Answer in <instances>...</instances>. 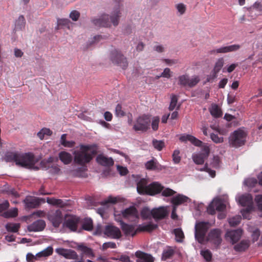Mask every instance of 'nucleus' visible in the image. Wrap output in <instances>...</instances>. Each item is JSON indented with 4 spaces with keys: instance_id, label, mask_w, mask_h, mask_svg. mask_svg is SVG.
Returning a JSON list of instances; mask_svg holds the SVG:
<instances>
[{
    "instance_id": "c85d7f7f",
    "label": "nucleus",
    "mask_w": 262,
    "mask_h": 262,
    "mask_svg": "<svg viewBox=\"0 0 262 262\" xmlns=\"http://www.w3.org/2000/svg\"><path fill=\"white\" fill-rule=\"evenodd\" d=\"M250 245V242L248 239L242 240L239 243L234 246V249L236 252H242L248 249Z\"/></svg>"
},
{
    "instance_id": "680f3d73",
    "label": "nucleus",
    "mask_w": 262,
    "mask_h": 262,
    "mask_svg": "<svg viewBox=\"0 0 262 262\" xmlns=\"http://www.w3.org/2000/svg\"><path fill=\"white\" fill-rule=\"evenodd\" d=\"M255 201L257 204L258 209L262 211V194L256 195Z\"/></svg>"
},
{
    "instance_id": "09e8293b",
    "label": "nucleus",
    "mask_w": 262,
    "mask_h": 262,
    "mask_svg": "<svg viewBox=\"0 0 262 262\" xmlns=\"http://www.w3.org/2000/svg\"><path fill=\"white\" fill-rule=\"evenodd\" d=\"M241 219L242 217L240 215H236L229 219V224L231 226L235 227L240 223Z\"/></svg>"
},
{
    "instance_id": "58836bf2",
    "label": "nucleus",
    "mask_w": 262,
    "mask_h": 262,
    "mask_svg": "<svg viewBox=\"0 0 262 262\" xmlns=\"http://www.w3.org/2000/svg\"><path fill=\"white\" fill-rule=\"evenodd\" d=\"M211 115L215 118H219L222 115L221 109L216 104H212L210 110Z\"/></svg>"
},
{
    "instance_id": "4d7b16f0",
    "label": "nucleus",
    "mask_w": 262,
    "mask_h": 262,
    "mask_svg": "<svg viewBox=\"0 0 262 262\" xmlns=\"http://www.w3.org/2000/svg\"><path fill=\"white\" fill-rule=\"evenodd\" d=\"M180 151L179 150H174L172 154V160L174 163L178 164L181 161V157L179 156Z\"/></svg>"
},
{
    "instance_id": "7c9ffc66",
    "label": "nucleus",
    "mask_w": 262,
    "mask_h": 262,
    "mask_svg": "<svg viewBox=\"0 0 262 262\" xmlns=\"http://www.w3.org/2000/svg\"><path fill=\"white\" fill-rule=\"evenodd\" d=\"M148 189L147 181L145 179H141L137 183V189L138 192L142 195L147 194Z\"/></svg>"
},
{
    "instance_id": "c03bdc74",
    "label": "nucleus",
    "mask_w": 262,
    "mask_h": 262,
    "mask_svg": "<svg viewBox=\"0 0 262 262\" xmlns=\"http://www.w3.org/2000/svg\"><path fill=\"white\" fill-rule=\"evenodd\" d=\"M19 228L18 223H8L6 225V229L8 232H17Z\"/></svg>"
},
{
    "instance_id": "0eeeda50",
    "label": "nucleus",
    "mask_w": 262,
    "mask_h": 262,
    "mask_svg": "<svg viewBox=\"0 0 262 262\" xmlns=\"http://www.w3.org/2000/svg\"><path fill=\"white\" fill-rule=\"evenodd\" d=\"M150 119L148 115H143L139 116L136 120L133 129L135 131L146 132L149 128Z\"/></svg>"
},
{
    "instance_id": "20e7f679",
    "label": "nucleus",
    "mask_w": 262,
    "mask_h": 262,
    "mask_svg": "<svg viewBox=\"0 0 262 262\" xmlns=\"http://www.w3.org/2000/svg\"><path fill=\"white\" fill-rule=\"evenodd\" d=\"M247 134L241 129H238L230 135L229 138V143L230 145L234 147H238L243 146L246 142Z\"/></svg>"
},
{
    "instance_id": "72a5a7b5",
    "label": "nucleus",
    "mask_w": 262,
    "mask_h": 262,
    "mask_svg": "<svg viewBox=\"0 0 262 262\" xmlns=\"http://www.w3.org/2000/svg\"><path fill=\"white\" fill-rule=\"evenodd\" d=\"M122 216L124 218L129 216H136L138 214L137 209L134 206H131L123 210L122 212Z\"/></svg>"
},
{
    "instance_id": "de8ad7c7",
    "label": "nucleus",
    "mask_w": 262,
    "mask_h": 262,
    "mask_svg": "<svg viewBox=\"0 0 262 262\" xmlns=\"http://www.w3.org/2000/svg\"><path fill=\"white\" fill-rule=\"evenodd\" d=\"M152 145L154 148L159 151L162 150L165 146V143L163 141L154 139L152 140Z\"/></svg>"
},
{
    "instance_id": "774afa93",
    "label": "nucleus",
    "mask_w": 262,
    "mask_h": 262,
    "mask_svg": "<svg viewBox=\"0 0 262 262\" xmlns=\"http://www.w3.org/2000/svg\"><path fill=\"white\" fill-rule=\"evenodd\" d=\"M38 257L36 256V255L35 256L32 253H28L26 256L27 260L28 262H34V261L38 259Z\"/></svg>"
},
{
    "instance_id": "e433bc0d",
    "label": "nucleus",
    "mask_w": 262,
    "mask_h": 262,
    "mask_svg": "<svg viewBox=\"0 0 262 262\" xmlns=\"http://www.w3.org/2000/svg\"><path fill=\"white\" fill-rule=\"evenodd\" d=\"M57 159L53 157H50L47 159H43L40 162L41 166L46 169H49L52 165L55 162L57 161Z\"/></svg>"
},
{
    "instance_id": "bf43d9fd",
    "label": "nucleus",
    "mask_w": 262,
    "mask_h": 262,
    "mask_svg": "<svg viewBox=\"0 0 262 262\" xmlns=\"http://www.w3.org/2000/svg\"><path fill=\"white\" fill-rule=\"evenodd\" d=\"M176 193L172 189L167 188L162 191V195L164 196H170L174 195Z\"/></svg>"
},
{
    "instance_id": "603ef678",
    "label": "nucleus",
    "mask_w": 262,
    "mask_h": 262,
    "mask_svg": "<svg viewBox=\"0 0 262 262\" xmlns=\"http://www.w3.org/2000/svg\"><path fill=\"white\" fill-rule=\"evenodd\" d=\"M178 102V97L176 95H172L171 96V101L169 106V110L170 111H173L177 105Z\"/></svg>"
},
{
    "instance_id": "0e129e2a",
    "label": "nucleus",
    "mask_w": 262,
    "mask_h": 262,
    "mask_svg": "<svg viewBox=\"0 0 262 262\" xmlns=\"http://www.w3.org/2000/svg\"><path fill=\"white\" fill-rule=\"evenodd\" d=\"M49 172L52 174H57L58 173L60 169L56 164L53 163L51 167L50 168Z\"/></svg>"
},
{
    "instance_id": "4be33fe9",
    "label": "nucleus",
    "mask_w": 262,
    "mask_h": 262,
    "mask_svg": "<svg viewBox=\"0 0 262 262\" xmlns=\"http://www.w3.org/2000/svg\"><path fill=\"white\" fill-rule=\"evenodd\" d=\"M163 189V187L158 182H153L148 185L147 195H154L160 193Z\"/></svg>"
},
{
    "instance_id": "f8f14e48",
    "label": "nucleus",
    "mask_w": 262,
    "mask_h": 262,
    "mask_svg": "<svg viewBox=\"0 0 262 262\" xmlns=\"http://www.w3.org/2000/svg\"><path fill=\"white\" fill-rule=\"evenodd\" d=\"M226 204L221 199L214 200L207 208V212L211 215L215 213V211H222L225 210Z\"/></svg>"
},
{
    "instance_id": "79ce46f5",
    "label": "nucleus",
    "mask_w": 262,
    "mask_h": 262,
    "mask_svg": "<svg viewBox=\"0 0 262 262\" xmlns=\"http://www.w3.org/2000/svg\"><path fill=\"white\" fill-rule=\"evenodd\" d=\"M67 134H62L60 138V144L66 147H73L75 143L73 141H67Z\"/></svg>"
},
{
    "instance_id": "4c0bfd02",
    "label": "nucleus",
    "mask_w": 262,
    "mask_h": 262,
    "mask_svg": "<svg viewBox=\"0 0 262 262\" xmlns=\"http://www.w3.org/2000/svg\"><path fill=\"white\" fill-rule=\"evenodd\" d=\"M173 233L175 235L176 241L177 242H183L185 236L181 228L174 229L173 231Z\"/></svg>"
},
{
    "instance_id": "338daca9",
    "label": "nucleus",
    "mask_w": 262,
    "mask_h": 262,
    "mask_svg": "<svg viewBox=\"0 0 262 262\" xmlns=\"http://www.w3.org/2000/svg\"><path fill=\"white\" fill-rule=\"evenodd\" d=\"M79 16L80 13L76 10L72 11L70 14V17L74 21H77Z\"/></svg>"
},
{
    "instance_id": "423d86ee",
    "label": "nucleus",
    "mask_w": 262,
    "mask_h": 262,
    "mask_svg": "<svg viewBox=\"0 0 262 262\" xmlns=\"http://www.w3.org/2000/svg\"><path fill=\"white\" fill-rule=\"evenodd\" d=\"M209 228V223L201 222L198 223L195 226V238L197 241L203 244L205 240L206 234Z\"/></svg>"
},
{
    "instance_id": "f3484780",
    "label": "nucleus",
    "mask_w": 262,
    "mask_h": 262,
    "mask_svg": "<svg viewBox=\"0 0 262 262\" xmlns=\"http://www.w3.org/2000/svg\"><path fill=\"white\" fill-rule=\"evenodd\" d=\"M242 234L243 230L241 229L230 230L226 232V238L227 240L230 241V242L233 245L239 240Z\"/></svg>"
},
{
    "instance_id": "13d9d810",
    "label": "nucleus",
    "mask_w": 262,
    "mask_h": 262,
    "mask_svg": "<svg viewBox=\"0 0 262 262\" xmlns=\"http://www.w3.org/2000/svg\"><path fill=\"white\" fill-rule=\"evenodd\" d=\"M176 7L178 10V11L180 13V15H183L185 13L186 10V7L183 3H180L176 5Z\"/></svg>"
},
{
    "instance_id": "2eb2a0df",
    "label": "nucleus",
    "mask_w": 262,
    "mask_h": 262,
    "mask_svg": "<svg viewBox=\"0 0 262 262\" xmlns=\"http://www.w3.org/2000/svg\"><path fill=\"white\" fill-rule=\"evenodd\" d=\"M118 222H120L121 229L126 236L134 237L139 233L138 227L136 229L135 225L126 224L122 220L118 221Z\"/></svg>"
},
{
    "instance_id": "a878e982",
    "label": "nucleus",
    "mask_w": 262,
    "mask_h": 262,
    "mask_svg": "<svg viewBox=\"0 0 262 262\" xmlns=\"http://www.w3.org/2000/svg\"><path fill=\"white\" fill-rule=\"evenodd\" d=\"M135 256L138 258L137 262H154V258L151 255L138 251L135 253Z\"/></svg>"
},
{
    "instance_id": "ea45409f",
    "label": "nucleus",
    "mask_w": 262,
    "mask_h": 262,
    "mask_svg": "<svg viewBox=\"0 0 262 262\" xmlns=\"http://www.w3.org/2000/svg\"><path fill=\"white\" fill-rule=\"evenodd\" d=\"M83 229L86 231H91L93 228V221L90 218H85L82 225Z\"/></svg>"
},
{
    "instance_id": "3c124183",
    "label": "nucleus",
    "mask_w": 262,
    "mask_h": 262,
    "mask_svg": "<svg viewBox=\"0 0 262 262\" xmlns=\"http://www.w3.org/2000/svg\"><path fill=\"white\" fill-rule=\"evenodd\" d=\"M201 254L203 256L206 261L209 262L212 259V253L210 250L207 249L205 250H202Z\"/></svg>"
},
{
    "instance_id": "473e14b6",
    "label": "nucleus",
    "mask_w": 262,
    "mask_h": 262,
    "mask_svg": "<svg viewBox=\"0 0 262 262\" xmlns=\"http://www.w3.org/2000/svg\"><path fill=\"white\" fill-rule=\"evenodd\" d=\"M47 202L49 204L57 206L61 208L64 207L68 205V201H63L61 199H57L54 198H48L47 199Z\"/></svg>"
},
{
    "instance_id": "9b49d317",
    "label": "nucleus",
    "mask_w": 262,
    "mask_h": 262,
    "mask_svg": "<svg viewBox=\"0 0 262 262\" xmlns=\"http://www.w3.org/2000/svg\"><path fill=\"white\" fill-rule=\"evenodd\" d=\"M80 217L74 215H67L63 223L64 226L71 231H76L78 225L80 223Z\"/></svg>"
},
{
    "instance_id": "6e6552de",
    "label": "nucleus",
    "mask_w": 262,
    "mask_h": 262,
    "mask_svg": "<svg viewBox=\"0 0 262 262\" xmlns=\"http://www.w3.org/2000/svg\"><path fill=\"white\" fill-rule=\"evenodd\" d=\"M200 79L198 76H192L191 78L187 74H184L178 77V84L181 86L192 88L195 86Z\"/></svg>"
},
{
    "instance_id": "37998d69",
    "label": "nucleus",
    "mask_w": 262,
    "mask_h": 262,
    "mask_svg": "<svg viewBox=\"0 0 262 262\" xmlns=\"http://www.w3.org/2000/svg\"><path fill=\"white\" fill-rule=\"evenodd\" d=\"M53 252V249L52 247H48L46 249L36 254L38 258L42 257H48L51 255Z\"/></svg>"
},
{
    "instance_id": "dca6fc26",
    "label": "nucleus",
    "mask_w": 262,
    "mask_h": 262,
    "mask_svg": "<svg viewBox=\"0 0 262 262\" xmlns=\"http://www.w3.org/2000/svg\"><path fill=\"white\" fill-rule=\"evenodd\" d=\"M104 234L112 238L118 239L121 236L120 230L117 227L108 225L105 227Z\"/></svg>"
},
{
    "instance_id": "cd10ccee",
    "label": "nucleus",
    "mask_w": 262,
    "mask_h": 262,
    "mask_svg": "<svg viewBox=\"0 0 262 262\" xmlns=\"http://www.w3.org/2000/svg\"><path fill=\"white\" fill-rule=\"evenodd\" d=\"M158 228V225L149 222L148 224H143L138 226L139 232H150Z\"/></svg>"
},
{
    "instance_id": "a211bd4d",
    "label": "nucleus",
    "mask_w": 262,
    "mask_h": 262,
    "mask_svg": "<svg viewBox=\"0 0 262 262\" xmlns=\"http://www.w3.org/2000/svg\"><path fill=\"white\" fill-rule=\"evenodd\" d=\"M168 215V211L166 207L161 206L152 209V217L155 220L165 219Z\"/></svg>"
},
{
    "instance_id": "c756f323",
    "label": "nucleus",
    "mask_w": 262,
    "mask_h": 262,
    "mask_svg": "<svg viewBox=\"0 0 262 262\" xmlns=\"http://www.w3.org/2000/svg\"><path fill=\"white\" fill-rule=\"evenodd\" d=\"M145 167L146 169L149 170H161V165L159 163L157 160L153 158L149 161L146 162L145 164Z\"/></svg>"
},
{
    "instance_id": "bb28decb",
    "label": "nucleus",
    "mask_w": 262,
    "mask_h": 262,
    "mask_svg": "<svg viewBox=\"0 0 262 262\" xmlns=\"http://www.w3.org/2000/svg\"><path fill=\"white\" fill-rule=\"evenodd\" d=\"M96 161L100 165L105 167L112 166L114 164V161L112 158L106 157L102 154L98 155Z\"/></svg>"
},
{
    "instance_id": "f704fd0d",
    "label": "nucleus",
    "mask_w": 262,
    "mask_h": 262,
    "mask_svg": "<svg viewBox=\"0 0 262 262\" xmlns=\"http://www.w3.org/2000/svg\"><path fill=\"white\" fill-rule=\"evenodd\" d=\"M59 158L64 164H69L72 161V157L71 155L64 151L59 152Z\"/></svg>"
},
{
    "instance_id": "6ab92c4d",
    "label": "nucleus",
    "mask_w": 262,
    "mask_h": 262,
    "mask_svg": "<svg viewBox=\"0 0 262 262\" xmlns=\"http://www.w3.org/2000/svg\"><path fill=\"white\" fill-rule=\"evenodd\" d=\"M224 64V59L223 57L219 58L215 63L214 68L212 71V74L210 76H208L207 80L208 82H210L217 77V74L221 71Z\"/></svg>"
},
{
    "instance_id": "ddd939ff",
    "label": "nucleus",
    "mask_w": 262,
    "mask_h": 262,
    "mask_svg": "<svg viewBox=\"0 0 262 262\" xmlns=\"http://www.w3.org/2000/svg\"><path fill=\"white\" fill-rule=\"evenodd\" d=\"M210 154V148L208 146L203 145L200 153L193 155L192 159L196 164H202L204 161L208 158Z\"/></svg>"
},
{
    "instance_id": "b1692460",
    "label": "nucleus",
    "mask_w": 262,
    "mask_h": 262,
    "mask_svg": "<svg viewBox=\"0 0 262 262\" xmlns=\"http://www.w3.org/2000/svg\"><path fill=\"white\" fill-rule=\"evenodd\" d=\"M45 227V222L42 220H38L30 225L28 229L29 231L38 232L42 231Z\"/></svg>"
},
{
    "instance_id": "69168bd1",
    "label": "nucleus",
    "mask_w": 262,
    "mask_h": 262,
    "mask_svg": "<svg viewBox=\"0 0 262 262\" xmlns=\"http://www.w3.org/2000/svg\"><path fill=\"white\" fill-rule=\"evenodd\" d=\"M202 170L205 171L209 173V174L212 178H214L215 176V171L209 168L207 163H206Z\"/></svg>"
},
{
    "instance_id": "5701e85b",
    "label": "nucleus",
    "mask_w": 262,
    "mask_h": 262,
    "mask_svg": "<svg viewBox=\"0 0 262 262\" xmlns=\"http://www.w3.org/2000/svg\"><path fill=\"white\" fill-rule=\"evenodd\" d=\"M42 199L32 196L27 197L24 201L26 207L28 208H35L38 207L41 203Z\"/></svg>"
},
{
    "instance_id": "f03ea898",
    "label": "nucleus",
    "mask_w": 262,
    "mask_h": 262,
    "mask_svg": "<svg viewBox=\"0 0 262 262\" xmlns=\"http://www.w3.org/2000/svg\"><path fill=\"white\" fill-rule=\"evenodd\" d=\"M35 157L31 153L19 154L16 152H8L5 156L7 162H15L17 165L30 168L35 165Z\"/></svg>"
},
{
    "instance_id": "a19ab883",
    "label": "nucleus",
    "mask_w": 262,
    "mask_h": 262,
    "mask_svg": "<svg viewBox=\"0 0 262 262\" xmlns=\"http://www.w3.org/2000/svg\"><path fill=\"white\" fill-rule=\"evenodd\" d=\"M78 249L80 250L83 254H84L88 256L93 257L94 256V254L93 252V250L91 248H89L86 246H85L83 245H79L78 246Z\"/></svg>"
},
{
    "instance_id": "aec40b11",
    "label": "nucleus",
    "mask_w": 262,
    "mask_h": 262,
    "mask_svg": "<svg viewBox=\"0 0 262 262\" xmlns=\"http://www.w3.org/2000/svg\"><path fill=\"white\" fill-rule=\"evenodd\" d=\"M239 203L243 206H248V208L245 210H243L242 213L243 215L245 217L244 213L245 212L249 213L250 212V206H251L252 203V197L250 194H244L239 197L238 199Z\"/></svg>"
},
{
    "instance_id": "49530a36",
    "label": "nucleus",
    "mask_w": 262,
    "mask_h": 262,
    "mask_svg": "<svg viewBox=\"0 0 262 262\" xmlns=\"http://www.w3.org/2000/svg\"><path fill=\"white\" fill-rule=\"evenodd\" d=\"M174 253V251L172 249H167L163 251L162 256V260H166L172 257Z\"/></svg>"
},
{
    "instance_id": "e2e57ef3",
    "label": "nucleus",
    "mask_w": 262,
    "mask_h": 262,
    "mask_svg": "<svg viewBox=\"0 0 262 262\" xmlns=\"http://www.w3.org/2000/svg\"><path fill=\"white\" fill-rule=\"evenodd\" d=\"M116 248V244L114 242H106L103 244L102 245V250H105L108 248Z\"/></svg>"
},
{
    "instance_id": "864d4df0",
    "label": "nucleus",
    "mask_w": 262,
    "mask_h": 262,
    "mask_svg": "<svg viewBox=\"0 0 262 262\" xmlns=\"http://www.w3.org/2000/svg\"><path fill=\"white\" fill-rule=\"evenodd\" d=\"M160 122V118L158 116L153 117L151 122V128L153 130L156 131L159 128V123Z\"/></svg>"
},
{
    "instance_id": "8fccbe9b",
    "label": "nucleus",
    "mask_w": 262,
    "mask_h": 262,
    "mask_svg": "<svg viewBox=\"0 0 262 262\" xmlns=\"http://www.w3.org/2000/svg\"><path fill=\"white\" fill-rule=\"evenodd\" d=\"M18 214V210L15 208L4 213V216L7 218L15 217Z\"/></svg>"
},
{
    "instance_id": "4468645a",
    "label": "nucleus",
    "mask_w": 262,
    "mask_h": 262,
    "mask_svg": "<svg viewBox=\"0 0 262 262\" xmlns=\"http://www.w3.org/2000/svg\"><path fill=\"white\" fill-rule=\"evenodd\" d=\"M48 219L55 227H58L62 221L63 215L60 210L58 209L51 212L48 215Z\"/></svg>"
},
{
    "instance_id": "c9c22d12",
    "label": "nucleus",
    "mask_w": 262,
    "mask_h": 262,
    "mask_svg": "<svg viewBox=\"0 0 262 262\" xmlns=\"http://www.w3.org/2000/svg\"><path fill=\"white\" fill-rule=\"evenodd\" d=\"M26 20L23 15H20L15 21L14 30L15 31L22 30L25 29Z\"/></svg>"
},
{
    "instance_id": "6e6d98bb",
    "label": "nucleus",
    "mask_w": 262,
    "mask_h": 262,
    "mask_svg": "<svg viewBox=\"0 0 262 262\" xmlns=\"http://www.w3.org/2000/svg\"><path fill=\"white\" fill-rule=\"evenodd\" d=\"M121 104H118L117 105L115 109V115L117 117H121L125 115V112L122 109Z\"/></svg>"
},
{
    "instance_id": "1a4fd4ad",
    "label": "nucleus",
    "mask_w": 262,
    "mask_h": 262,
    "mask_svg": "<svg viewBox=\"0 0 262 262\" xmlns=\"http://www.w3.org/2000/svg\"><path fill=\"white\" fill-rule=\"evenodd\" d=\"M55 251L59 255L63 256L67 259H74L75 262H83V256H79L77 253L71 249H66L64 248H57Z\"/></svg>"
},
{
    "instance_id": "9d476101",
    "label": "nucleus",
    "mask_w": 262,
    "mask_h": 262,
    "mask_svg": "<svg viewBox=\"0 0 262 262\" xmlns=\"http://www.w3.org/2000/svg\"><path fill=\"white\" fill-rule=\"evenodd\" d=\"M222 231L219 229H213L209 232L207 239L216 248H218L222 242L221 237Z\"/></svg>"
},
{
    "instance_id": "39448f33",
    "label": "nucleus",
    "mask_w": 262,
    "mask_h": 262,
    "mask_svg": "<svg viewBox=\"0 0 262 262\" xmlns=\"http://www.w3.org/2000/svg\"><path fill=\"white\" fill-rule=\"evenodd\" d=\"M109 59L113 64L121 67L123 69H126L128 66L126 58L118 50L114 49L111 51Z\"/></svg>"
},
{
    "instance_id": "412c9836",
    "label": "nucleus",
    "mask_w": 262,
    "mask_h": 262,
    "mask_svg": "<svg viewBox=\"0 0 262 262\" xmlns=\"http://www.w3.org/2000/svg\"><path fill=\"white\" fill-rule=\"evenodd\" d=\"M241 48L239 45H232L228 46L221 47L220 48L212 50L210 51L211 54L219 53H227L238 50Z\"/></svg>"
},
{
    "instance_id": "393cba45",
    "label": "nucleus",
    "mask_w": 262,
    "mask_h": 262,
    "mask_svg": "<svg viewBox=\"0 0 262 262\" xmlns=\"http://www.w3.org/2000/svg\"><path fill=\"white\" fill-rule=\"evenodd\" d=\"M179 140L184 142L188 141L194 146L198 147H201L203 144L202 141L190 135H183L180 137Z\"/></svg>"
},
{
    "instance_id": "a18cd8bd",
    "label": "nucleus",
    "mask_w": 262,
    "mask_h": 262,
    "mask_svg": "<svg viewBox=\"0 0 262 262\" xmlns=\"http://www.w3.org/2000/svg\"><path fill=\"white\" fill-rule=\"evenodd\" d=\"M141 216L144 220L150 219L152 217V209L150 210L147 207L143 208L141 211Z\"/></svg>"
},
{
    "instance_id": "2f4dec72",
    "label": "nucleus",
    "mask_w": 262,
    "mask_h": 262,
    "mask_svg": "<svg viewBox=\"0 0 262 262\" xmlns=\"http://www.w3.org/2000/svg\"><path fill=\"white\" fill-rule=\"evenodd\" d=\"M189 198L187 196L179 194L173 196L171 199V202L174 206L176 207L177 206H179L182 204L187 202Z\"/></svg>"
},
{
    "instance_id": "052dcab7",
    "label": "nucleus",
    "mask_w": 262,
    "mask_h": 262,
    "mask_svg": "<svg viewBox=\"0 0 262 262\" xmlns=\"http://www.w3.org/2000/svg\"><path fill=\"white\" fill-rule=\"evenodd\" d=\"M210 138L215 143H220L223 142V138L219 137L217 135L212 133L210 135Z\"/></svg>"
},
{
    "instance_id": "7ed1b4c3",
    "label": "nucleus",
    "mask_w": 262,
    "mask_h": 262,
    "mask_svg": "<svg viewBox=\"0 0 262 262\" xmlns=\"http://www.w3.org/2000/svg\"><path fill=\"white\" fill-rule=\"evenodd\" d=\"M120 17V7L118 5L114 9L111 16L108 14H103L99 18L94 19L93 23L97 27H110L111 24L114 26H117L119 24Z\"/></svg>"
},
{
    "instance_id": "f257e3e1",
    "label": "nucleus",
    "mask_w": 262,
    "mask_h": 262,
    "mask_svg": "<svg viewBox=\"0 0 262 262\" xmlns=\"http://www.w3.org/2000/svg\"><path fill=\"white\" fill-rule=\"evenodd\" d=\"M98 152L96 144L80 145L79 150L74 151V162L81 166L89 163Z\"/></svg>"
},
{
    "instance_id": "5fc2aeb1",
    "label": "nucleus",
    "mask_w": 262,
    "mask_h": 262,
    "mask_svg": "<svg viewBox=\"0 0 262 262\" xmlns=\"http://www.w3.org/2000/svg\"><path fill=\"white\" fill-rule=\"evenodd\" d=\"M221 160L219 156H214L210 165L212 168H218L220 167Z\"/></svg>"
}]
</instances>
